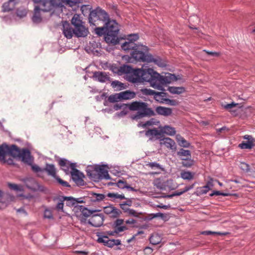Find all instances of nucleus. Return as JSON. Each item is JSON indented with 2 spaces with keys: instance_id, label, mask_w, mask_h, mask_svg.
Instances as JSON below:
<instances>
[{
  "instance_id": "obj_1",
  "label": "nucleus",
  "mask_w": 255,
  "mask_h": 255,
  "mask_svg": "<svg viewBox=\"0 0 255 255\" xmlns=\"http://www.w3.org/2000/svg\"><path fill=\"white\" fill-rule=\"evenodd\" d=\"M127 106V104H116L113 108L115 110L117 111L121 109H124ZM128 106L130 111H137L135 114L131 116L132 120H138L146 116H153L155 115L154 111L148 107L146 103L135 101L131 103Z\"/></svg>"
},
{
  "instance_id": "obj_2",
  "label": "nucleus",
  "mask_w": 255,
  "mask_h": 255,
  "mask_svg": "<svg viewBox=\"0 0 255 255\" xmlns=\"http://www.w3.org/2000/svg\"><path fill=\"white\" fill-rule=\"evenodd\" d=\"M132 73L133 75L130 78V81L132 83L147 82L154 89H156L158 87L157 84L158 73L152 69H135L133 70Z\"/></svg>"
},
{
  "instance_id": "obj_3",
  "label": "nucleus",
  "mask_w": 255,
  "mask_h": 255,
  "mask_svg": "<svg viewBox=\"0 0 255 255\" xmlns=\"http://www.w3.org/2000/svg\"><path fill=\"white\" fill-rule=\"evenodd\" d=\"M59 164L63 167V169L67 173L69 167L71 168L70 172L72 178L76 184L79 186H82L84 184L83 178L85 177L84 175L79 170L76 169V163H71L68 160L62 158L59 161Z\"/></svg>"
},
{
  "instance_id": "obj_4",
  "label": "nucleus",
  "mask_w": 255,
  "mask_h": 255,
  "mask_svg": "<svg viewBox=\"0 0 255 255\" xmlns=\"http://www.w3.org/2000/svg\"><path fill=\"white\" fill-rule=\"evenodd\" d=\"M86 172L87 175L94 181H98L103 179H110L106 165H97L90 166L88 167Z\"/></svg>"
},
{
  "instance_id": "obj_5",
  "label": "nucleus",
  "mask_w": 255,
  "mask_h": 255,
  "mask_svg": "<svg viewBox=\"0 0 255 255\" xmlns=\"http://www.w3.org/2000/svg\"><path fill=\"white\" fill-rule=\"evenodd\" d=\"M107 28V36H105V40L108 43L114 45L118 44L120 38L118 37L119 29L118 24L115 20H109L105 24Z\"/></svg>"
},
{
  "instance_id": "obj_6",
  "label": "nucleus",
  "mask_w": 255,
  "mask_h": 255,
  "mask_svg": "<svg viewBox=\"0 0 255 255\" xmlns=\"http://www.w3.org/2000/svg\"><path fill=\"white\" fill-rule=\"evenodd\" d=\"M35 7L43 12L50 11L56 8H62L63 5L57 0H32Z\"/></svg>"
},
{
  "instance_id": "obj_7",
  "label": "nucleus",
  "mask_w": 255,
  "mask_h": 255,
  "mask_svg": "<svg viewBox=\"0 0 255 255\" xmlns=\"http://www.w3.org/2000/svg\"><path fill=\"white\" fill-rule=\"evenodd\" d=\"M149 55L148 47L142 44H138L131 53V58L140 62H147Z\"/></svg>"
},
{
  "instance_id": "obj_8",
  "label": "nucleus",
  "mask_w": 255,
  "mask_h": 255,
  "mask_svg": "<svg viewBox=\"0 0 255 255\" xmlns=\"http://www.w3.org/2000/svg\"><path fill=\"white\" fill-rule=\"evenodd\" d=\"M97 20L103 21L105 23L110 20L108 13L99 7L92 10L89 17V22L91 25H96L95 22Z\"/></svg>"
},
{
  "instance_id": "obj_9",
  "label": "nucleus",
  "mask_w": 255,
  "mask_h": 255,
  "mask_svg": "<svg viewBox=\"0 0 255 255\" xmlns=\"http://www.w3.org/2000/svg\"><path fill=\"white\" fill-rule=\"evenodd\" d=\"M178 80L176 76L174 74L168 73L165 76H161L158 73L157 84L158 87L156 89L160 91L164 90L163 86L167 84L171 83L173 81H176Z\"/></svg>"
},
{
  "instance_id": "obj_10",
  "label": "nucleus",
  "mask_w": 255,
  "mask_h": 255,
  "mask_svg": "<svg viewBox=\"0 0 255 255\" xmlns=\"http://www.w3.org/2000/svg\"><path fill=\"white\" fill-rule=\"evenodd\" d=\"M43 171H46L48 175L49 176H52L54 178H55L57 181L62 185L64 187H69L70 185L69 183L63 180H62L61 178H60L59 177H58L56 175V168L55 167V166L53 164H46V166L44 168H43Z\"/></svg>"
},
{
  "instance_id": "obj_11",
  "label": "nucleus",
  "mask_w": 255,
  "mask_h": 255,
  "mask_svg": "<svg viewBox=\"0 0 255 255\" xmlns=\"http://www.w3.org/2000/svg\"><path fill=\"white\" fill-rule=\"evenodd\" d=\"M139 38V36L137 34H130L128 36V38L124 43H122L121 47L125 51L132 50L133 51L134 49L138 45L135 44L134 42Z\"/></svg>"
},
{
  "instance_id": "obj_12",
  "label": "nucleus",
  "mask_w": 255,
  "mask_h": 255,
  "mask_svg": "<svg viewBox=\"0 0 255 255\" xmlns=\"http://www.w3.org/2000/svg\"><path fill=\"white\" fill-rule=\"evenodd\" d=\"M104 215L102 214L92 215L88 223L94 227H100L103 224Z\"/></svg>"
},
{
  "instance_id": "obj_13",
  "label": "nucleus",
  "mask_w": 255,
  "mask_h": 255,
  "mask_svg": "<svg viewBox=\"0 0 255 255\" xmlns=\"http://www.w3.org/2000/svg\"><path fill=\"white\" fill-rule=\"evenodd\" d=\"M98 241L99 243H103L105 246L110 248H112L115 245H121V241L120 240H110L107 236H102L99 238Z\"/></svg>"
},
{
  "instance_id": "obj_14",
  "label": "nucleus",
  "mask_w": 255,
  "mask_h": 255,
  "mask_svg": "<svg viewBox=\"0 0 255 255\" xmlns=\"http://www.w3.org/2000/svg\"><path fill=\"white\" fill-rule=\"evenodd\" d=\"M25 186L32 191H36L39 189V186L34 178L31 177L26 178L22 179Z\"/></svg>"
},
{
  "instance_id": "obj_15",
  "label": "nucleus",
  "mask_w": 255,
  "mask_h": 255,
  "mask_svg": "<svg viewBox=\"0 0 255 255\" xmlns=\"http://www.w3.org/2000/svg\"><path fill=\"white\" fill-rule=\"evenodd\" d=\"M19 158L21 159L22 162L28 165H31L33 162L30 151L25 148L21 149Z\"/></svg>"
},
{
  "instance_id": "obj_16",
  "label": "nucleus",
  "mask_w": 255,
  "mask_h": 255,
  "mask_svg": "<svg viewBox=\"0 0 255 255\" xmlns=\"http://www.w3.org/2000/svg\"><path fill=\"white\" fill-rule=\"evenodd\" d=\"M62 31L64 36L68 39L71 38L73 34H75L74 29L67 21H65L63 23Z\"/></svg>"
},
{
  "instance_id": "obj_17",
  "label": "nucleus",
  "mask_w": 255,
  "mask_h": 255,
  "mask_svg": "<svg viewBox=\"0 0 255 255\" xmlns=\"http://www.w3.org/2000/svg\"><path fill=\"white\" fill-rule=\"evenodd\" d=\"M160 144L161 146L164 145L167 148L175 150L176 145L175 141L169 137H164L160 139Z\"/></svg>"
},
{
  "instance_id": "obj_18",
  "label": "nucleus",
  "mask_w": 255,
  "mask_h": 255,
  "mask_svg": "<svg viewBox=\"0 0 255 255\" xmlns=\"http://www.w3.org/2000/svg\"><path fill=\"white\" fill-rule=\"evenodd\" d=\"M93 77L100 82L104 83L110 80L108 74L104 72L97 71L94 73Z\"/></svg>"
},
{
  "instance_id": "obj_19",
  "label": "nucleus",
  "mask_w": 255,
  "mask_h": 255,
  "mask_svg": "<svg viewBox=\"0 0 255 255\" xmlns=\"http://www.w3.org/2000/svg\"><path fill=\"white\" fill-rule=\"evenodd\" d=\"M75 35L78 37H85L88 35L89 31L88 28L83 24L75 27Z\"/></svg>"
},
{
  "instance_id": "obj_20",
  "label": "nucleus",
  "mask_w": 255,
  "mask_h": 255,
  "mask_svg": "<svg viewBox=\"0 0 255 255\" xmlns=\"http://www.w3.org/2000/svg\"><path fill=\"white\" fill-rule=\"evenodd\" d=\"M7 155H9L8 146L4 143L0 145V161L5 163Z\"/></svg>"
},
{
  "instance_id": "obj_21",
  "label": "nucleus",
  "mask_w": 255,
  "mask_h": 255,
  "mask_svg": "<svg viewBox=\"0 0 255 255\" xmlns=\"http://www.w3.org/2000/svg\"><path fill=\"white\" fill-rule=\"evenodd\" d=\"M124 220L122 219H117L114 223V229H116L117 232H122L128 229L126 226H123Z\"/></svg>"
},
{
  "instance_id": "obj_22",
  "label": "nucleus",
  "mask_w": 255,
  "mask_h": 255,
  "mask_svg": "<svg viewBox=\"0 0 255 255\" xmlns=\"http://www.w3.org/2000/svg\"><path fill=\"white\" fill-rule=\"evenodd\" d=\"M161 134V130H158L155 128L148 129L145 133V135L149 137L150 140H152L154 138L156 139L159 138V136Z\"/></svg>"
},
{
  "instance_id": "obj_23",
  "label": "nucleus",
  "mask_w": 255,
  "mask_h": 255,
  "mask_svg": "<svg viewBox=\"0 0 255 255\" xmlns=\"http://www.w3.org/2000/svg\"><path fill=\"white\" fill-rule=\"evenodd\" d=\"M19 0H9L8 1L4 2L2 6V11L4 12L9 11L12 10L14 5L18 3Z\"/></svg>"
},
{
  "instance_id": "obj_24",
  "label": "nucleus",
  "mask_w": 255,
  "mask_h": 255,
  "mask_svg": "<svg viewBox=\"0 0 255 255\" xmlns=\"http://www.w3.org/2000/svg\"><path fill=\"white\" fill-rule=\"evenodd\" d=\"M156 112L159 115L167 117L171 115L172 110L169 108L159 106L155 109Z\"/></svg>"
},
{
  "instance_id": "obj_25",
  "label": "nucleus",
  "mask_w": 255,
  "mask_h": 255,
  "mask_svg": "<svg viewBox=\"0 0 255 255\" xmlns=\"http://www.w3.org/2000/svg\"><path fill=\"white\" fill-rule=\"evenodd\" d=\"M159 128L161 130V133H164L170 136L174 135L176 133L175 128L169 126H160Z\"/></svg>"
},
{
  "instance_id": "obj_26",
  "label": "nucleus",
  "mask_w": 255,
  "mask_h": 255,
  "mask_svg": "<svg viewBox=\"0 0 255 255\" xmlns=\"http://www.w3.org/2000/svg\"><path fill=\"white\" fill-rule=\"evenodd\" d=\"M121 100H128L134 98L136 94L134 92L129 90L121 92L120 93Z\"/></svg>"
},
{
  "instance_id": "obj_27",
  "label": "nucleus",
  "mask_w": 255,
  "mask_h": 255,
  "mask_svg": "<svg viewBox=\"0 0 255 255\" xmlns=\"http://www.w3.org/2000/svg\"><path fill=\"white\" fill-rule=\"evenodd\" d=\"M148 59H150V60H148L147 62H153L155 64L160 67H164L166 66L165 62L159 57L156 56L154 57L152 55L150 54Z\"/></svg>"
},
{
  "instance_id": "obj_28",
  "label": "nucleus",
  "mask_w": 255,
  "mask_h": 255,
  "mask_svg": "<svg viewBox=\"0 0 255 255\" xmlns=\"http://www.w3.org/2000/svg\"><path fill=\"white\" fill-rule=\"evenodd\" d=\"M21 150L15 145H12L10 147L8 146L9 155H11L13 157L19 158Z\"/></svg>"
},
{
  "instance_id": "obj_29",
  "label": "nucleus",
  "mask_w": 255,
  "mask_h": 255,
  "mask_svg": "<svg viewBox=\"0 0 255 255\" xmlns=\"http://www.w3.org/2000/svg\"><path fill=\"white\" fill-rule=\"evenodd\" d=\"M40 11L38 9V7H35L34 8V14L32 19L34 23H39L42 21V18L40 14Z\"/></svg>"
},
{
  "instance_id": "obj_30",
  "label": "nucleus",
  "mask_w": 255,
  "mask_h": 255,
  "mask_svg": "<svg viewBox=\"0 0 255 255\" xmlns=\"http://www.w3.org/2000/svg\"><path fill=\"white\" fill-rule=\"evenodd\" d=\"M68 197L62 196L61 197H59L57 199H55L54 200L55 201L57 200L58 201L57 205L56 206V209L58 211L64 212V210H63L64 203H63V202L64 201H67V199H65V198H66Z\"/></svg>"
},
{
  "instance_id": "obj_31",
  "label": "nucleus",
  "mask_w": 255,
  "mask_h": 255,
  "mask_svg": "<svg viewBox=\"0 0 255 255\" xmlns=\"http://www.w3.org/2000/svg\"><path fill=\"white\" fill-rule=\"evenodd\" d=\"M195 173L189 171L182 170L180 177L184 180H191L194 177Z\"/></svg>"
},
{
  "instance_id": "obj_32",
  "label": "nucleus",
  "mask_w": 255,
  "mask_h": 255,
  "mask_svg": "<svg viewBox=\"0 0 255 255\" xmlns=\"http://www.w3.org/2000/svg\"><path fill=\"white\" fill-rule=\"evenodd\" d=\"M66 199H67V205L74 206L77 203H84V201L82 198H74L72 197H68Z\"/></svg>"
},
{
  "instance_id": "obj_33",
  "label": "nucleus",
  "mask_w": 255,
  "mask_h": 255,
  "mask_svg": "<svg viewBox=\"0 0 255 255\" xmlns=\"http://www.w3.org/2000/svg\"><path fill=\"white\" fill-rule=\"evenodd\" d=\"M91 200L92 202H99L104 200L105 198V195L103 194H98L94 192L90 193Z\"/></svg>"
},
{
  "instance_id": "obj_34",
  "label": "nucleus",
  "mask_w": 255,
  "mask_h": 255,
  "mask_svg": "<svg viewBox=\"0 0 255 255\" xmlns=\"http://www.w3.org/2000/svg\"><path fill=\"white\" fill-rule=\"evenodd\" d=\"M159 124V121H157L154 119H151L150 120L145 122H141L138 124V127H142L143 128L152 125H158Z\"/></svg>"
},
{
  "instance_id": "obj_35",
  "label": "nucleus",
  "mask_w": 255,
  "mask_h": 255,
  "mask_svg": "<svg viewBox=\"0 0 255 255\" xmlns=\"http://www.w3.org/2000/svg\"><path fill=\"white\" fill-rule=\"evenodd\" d=\"M57 1L58 2H61L63 5V6L61 8V10H62L63 7H64V4L70 7H73L74 6H76L79 3L78 0H57Z\"/></svg>"
},
{
  "instance_id": "obj_36",
  "label": "nucleus",
  "mask_w": 255,
  "mask_h": 255,
  "mask_svg": "<svg viewBox=\"0 0 255 255\" xmlns=\"http://www.w3.org/2000/svg\"><path fill=\"white\" fill-rule=\"evenodd\" d=\"M140 93L145 96H159L161 93L155 92L150 89L143 88L140 90Z\"/></svg>"
},
{
  "instance_id": "obj_37",
  "label": "nucleus",
  "mask_w": 255,
  "mask_h": 255,
  "mask_svg": "<svg viewBox=\"0 0 255 255\" xmlns=\"http://www.w3.org/2000/svg\"><path fill=\"white\" fill-rule=\"evenodd\" d=\"M72 24L75 27L83 24L79 14H75L71 19Z\"/></svg>"
},
{
  "instance_id": "obj_38",
  "label": "nucleus",
  "mask_w": 255,
  "mask_h": 255,
  "mask_svg": "<svg viewBox=\"0 0 255 255\" xmlns=\"http://www.w3.org/2000/svg\"><path fill=\"white\" fill-rule=\"evenodd\" d=\"M150 243L154 245H156L161 242V238L157 234L152 235L149 238Z\"/></svg>"
},
{
  "instance_id": "obj_39",
  "label": "nucleus",
  "mask_w": 255,
  "mask_h": 255,
  "mask_svg": "<svg viewBox=\"0 0 255 255\" xmlns=\"http://www.w3.org/2000/svg\"><path fill=\"white\" fill-rule=\"evenodd\" d=\"M107 196L110 198H112V201H116L117 200H123L126 199L123 194H120L118 193H109L107 194Z\"/></svg>"
},
{
  "instance_id": "obj_40",
  "label": "nucleus",
  "mask_w": 255,
  "mask_h": 255,
  "mask_svg": "<svg viewBox=\"0 0 255 255\" xmlns=\"http://www.w3.org/2000/svg\"><path fill=\"white\" fill-rule=\"evenodd\" d=\"M170 93L173 94H180L185 92V89L182 87H170L168 88Z\"/></svg>"
},
{
  "instance_id": "obj_41",
  "label": "nucleus",
  "mask_w": 255,
  "mask_h": 255,
  "mask_svg": "<svg viewBox=\"0 0 255 255\" xmlns=\"http://www.w3.org/2000/svg\"><path fill=\"white\" fill-rule=\"evenodd\" d=\"M254 146V142L252 140L242 142L239 145V147L241 149H251Z\"/></svg>"
},
{
  "instance_id": "obj_42",
  "label": "nucleus",
  "mask_w": 255,
  "mask_h": 255,
  "mask_svg": "<svg viewBox=\"0 0 255 255\" xmlns=\"http://www.w3.org/2000/svg\"><path fill=\"white\" fill-rule=\"evenodd\" d=\"M120 101L122 100L120 93L111 95L108 97V101L110 103H114Z\"/></svg>"
},
{
  "instance_id": "obj_43",
  "label": "nucleus",
  "mask_w": 255,
  "mask_h": 255,
  "mask_svg": "<svg viewBox=\"0 0 255 255\" xmlns=\"http://www.w3.org/2000/svg\"><path fill=\"white\" fill-rule=\"evenodd\" d=\"M181 159L183 160L182 164L184 167H190L194 163L193 160L190 158H182Z\"/></svg>"
},
{
  "instance_id": "obj_44",
  "label": "nucleus",
  "mask_w": 255,
  "mask_h": 255,
  "mask_svg": "<svg viewBox=\"0 0 255 255\" xmlns=\"http://www.w3.org/2000/svg\"><path fill=\"white\" fill-rule=\"evenodd\" d=\"M96 33L99 36L104 35L107 36V28L106 25L102 27H97L95 29Z\"/></svg>"
},
{
  "instance_id": "obj_45",
  "label": "nucleus",
  "mask_w": 255,
  "mask_h": 255,
  "mask_svg": "<svg viewBox=\"0 0 255 255\" xmlns=\"http://www.w3.org/2000/svg\"><path fill=\"white\" fill-rule=\"evenodd\" d=\"M154 186L160 190L165 189V185L159 178L155 179L153 181Z\"/></svg>"
},
{
  "instance_id": "obj_46",
  "label": "nucleus",
  "mask_w": 255,
  "mask_h": 255,
  "mask_svg": "<svg viewBox=\"0 0 255 255\" xmlns=\"http://www.w3.org/2000/svg\"><path fill=\"white\" fill-rule=\"evenodd\" d=\"M80 208L82 212V215L85 217H88L93 214V211L88 210L86 208H85L82 206H80Z\"/></svg>"
},
{
  "instance_id": "obj_47",
  "label": "nucleus",
  "mask_w": 255,
  "mask_h": 255,
  "mask_svg": "<svg viewBox=\"0 0 255 255\" xmlns=\"http://www.w3.org/2000/svg\"><path fill=\"white\" fill-rule=\"evenodd\" d=\"M112 184H115L117 187L121 189H124L127 188L128 184L126 181L119 180L117 183H112Z\"/></svg>"
},
{
  "instance_id": "obj_48",
  "label": "nucleus",
  "mask_w": 255,
  "mask_h": 255,
  "mask_svg": "<svg viewBox=\"0 0 255 255\" xmlns=\"http://www.w3.org/2000/svg\"><path fill=\"white\" fill-rule=\"evenodd\" d=\"M112 86L113 88H117L118 90H121L125 88L124 84L118 81H113L112 83Z\"/></svg>"
},
{
  "instance_id": "obj_49",
  "label": "nucleus",
  "mask_w": 255,
  "mask_h": 255,
  "mask_svg": "<svg viewBox=\"0 0 255 255\" xmlns=\"http://www.w3.org/2000/svg\"><path fill=\"white\" fill-rule=\"evenodd\" d=\"M177 154L179 156H185L187 158L191 157V153L188 150H185L182 148L178 152Z\"/></svg>"
},
{
  "instance_id": "obj_50",
  "label": "nucleus",
  "mask_w": 255,
  "mask_h": 255,
  "mask_svg": "<svg viewBox=\"0 0 255 255\" xmlns=\"http://www.w3.org/2000/svg\"><path fill=\"white\" fill-rule=\"evenodd\" d=\"M197 190V192H198V195H203L206 194L210 190V189L208 186L205 185L203 187L198 188Z\"/></svg>"
},
{
  "instance_id": "obj_51",
  "label": "nucleus",
  "mask_w": 255,
  "mask_h": 255,
  "mask_svg": "<svg viewBox=\"0 0 255 255\" xmlns=\"http://www.w3.org/2000/svg\"><path fill=\"white\" fill-rule=\"evenodd\" d=\"M146 166L152 169H160L162 170H163V169L162 168L161 165L155 162H149L146 164Z\"/></svg>"
},
{
  "instance_id": "obj_52",
  "label": "nucleus",
  "mask_w": 255,
  "mask_h": 255,
  "mask_svg": "<svg viewBox=\"0 0 255 255\" xmlns=\"http://www.w3.org/2000/svg\"><path fill=\"white\" fill-rule=\"evenodd\" d=\"M127 216L134 217H139L140 213L137 212L135 210L130 209L128 211V212L126 213Z\"/></svg>"
},
{
  "instance_id": "obj_53",
  "label": "nucleus",
  "mask_w": 255,
  "mask_h": 255,
  "mask_svg": "<svg viewBox=\"0 0 255 255\" xmlns=\"http://www.w3.org/2000/svg\"><path fill=\"white\" fill-rule=\"evenodd\" d=\"M121 214L122 212L120 209L114 207L113 211H112L110 216L113 218H117L119 217Z\"/></svg>"
},
{
  "instance_id": "obj_54",
  "label": "nucleus",
  "mask_w": 255,
  "mask_h": 255,
  "mask_svg": "<svg viewBox=\"0 0 255 255\" xmlns=\"http://www.w3.org/2000/svg\"><path fill=\"white\" fill-rule=\"evenodd\" d=\"M240 168L245 172H249L250 171V166L249 164L245 162H241L240 164Z\"/></svg>"
},
{
  "instance_id": "obj_55",
  "label": "nucleus",
  "mask_w": 255,
  "mask_h": 255,
  "mask_svg": "<svg viewBox=\"0 0 255 255\" xmlns=\"http://www.w3.org/2000/svg\"><path fill=\"white\" fill-rule=\"evenodd\" d=\"M44 217L47 219H52L53 215L51 211L50 210L46 209L44 213Z\"/></svg>"
},
{
  "instance_id": "obj_56",
  "label": "nucleus",
  "mask_w": 255,
  "mask_h": 255,
  "mask_svg": "<svg viewBox=\"0 0 255 255\" xmlns=\"http://www.w3.org/2000/svg\"><path fill=\"white\" fill-rule=\"evenodd\" d=\"M31 167L32 168V170L33 171L36 173L40 172H43V169L41 168L40 167H39L38 165L36 164H31Z\"/></svg>"
},
{
  "instance_id": "obj_57",
  "label": "nucleus",
  "mask_w": 255,
  "mask_h": 255,
  "mask_svg": "<svg viewBox=\"0 0 255 255\" xmlns=\"http://www.w3.org/2000/svg\"><path fill=\"white\" fill-rule=\"evenodd\" d=\"M114 207H115L113 206H109L105 207L104 209V212L106 214L111 215L112 211H113Z\"/></svg>"
},
{
  "instance_id": "obj_58",
  "label": "nucleus",
  "mask_w": 255,
  "mask_h": 255,
  "mask_svg": "<svg viewBox=\"0 0 255 255\" xmlns=\"http://www.w3.org/2000/svg\"><path fill=\"white\" fill-rule=\"evenodd\" d=\"M211 196H213L214 195H222L223 196H228L229 195V193H223L219 191H215L213 192L210 195Z\"/></svg>"
},
{
  "instance_id": "obj_59",
  "label": "nucleus",
  "mask_w": 255,
  "mask_h": 255,
  "mask_svg": "<svg viewBox=\"0 0 255 255\" xmlns=\"http://www.w3.org/2000/svg\"><path fill=\"white\" fill-rule=\"evenodd\" d=\"M179 145L181 146L187 148L190 146V144L186 140H185L184 138H183L182 140V141L180 142H179Z\"/></svg>"
},
{
  "instance_id": "obj_60",
  "label": "nucleus",
  "mask_w": 255,
  "mask_h": 255,
  "mask_svg": "<svg viewBox=\"0 0 255 255\" xmlns=\"http://www.w3.org/2000/svg\"><path fill=\"white\" fill-rule=\"evenodd\" d=\"M27 14V11L25 9H18L17 11V15L18 16L20 17H23L26 16Z\"/></svg>"
},
{
  "instance_id": "obj_61",
  "label": "nucleus",
  "mask_w": 255,
  "mask_h": 255,
  "mask_svg": "<svg viewBox=\"0 0 255 255\" xmlns=\"http://www.w3.org/2000/svg\"><path fill=\"white\" fill-rule=\"evenodd\" d=\"M8 187L14 190L15 191H20L21 189L19 186L15 184L8 183Z\"/></svg>"
},
{
  "instance_id": "obj_62",
  "label": "nucleus",
  "mask_w": 255,
  "mask_h": 255,
  "mask_svg": "<svg viewBox=\"0 0 255 255\" xmlns=\"http://www.w3.org/2000/svg\"><path fill=\"white\" fill-rule=\"evenodd\" d=\"M184 193V192H183V190H181L180 191H176L173 194L168 195V197L171 198V197H173V196H180V195H182V194H183Z\"/></svg>"
},
{
  "instance_id": "obj_63",
  "label": "nucleus",
  "mask_w": 255,
  "mask_h": 255,
  "mask_svg": "<svg viewBox=\"0 0 255 255\" xmlns=\"http://www.w3.org/2000/svg\"><path fill=\"white\" fill-rule=\"evenodd\" d=\"M201 234L202 235H220L221 234L219 232H212V231H203L201 233Z\"/></svg>"
},
{
  "instance_id": "obj_64",
  "label": "nucleus",
  "mask_w": 255,
  "mask_h": 255,
  "mask_svg": "<svg viewBox=\"0 0 255 255\" xmlns=\"http://www.w3.org/2000/svg\"><path fill=\"white\" fill-rule=\"evenodd\" d=\"M120 208L123 210V212L125 213H127L129 210L130 209V208H128V206L125 205V204H123L121 203L120 204Z\"/></svg>"
}]
</instances>
